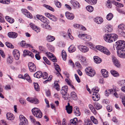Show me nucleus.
I'll use <instances>...</instances> for the list:
<instances>
[{
	"instance_id": "9",
	"label": "nucleus",
	"mask_w": 125,
	"mask_h": 125,
	"mask_svg": "<svg viewBox=\"0 0 125 125\" xmlns=\"http://www.w3.org/2000/svg\"><path fill=\"white\" fill-rule=\"evenodd\" d=\"M118 56L120 57L125 58V51L122 50H117Z\"/></svg>"
},
{
	"instance_id": "31",
	"label": "nucleus",
	"mask_w": 125,
	"mask_h": 125,
	"mask_svg": "<svg viewBox=\"0 0 125 125\" xmlns=\"http://www.w3.org/2000/svg\"><path fill=\"white\" fill-rule=\"evenodd\" d=\"M76 50L75 47L73 45H71L69 48L68 51L70 52H74Z\"/></svg>"
},
{
	"instance_id": "23",
	"label": "nucleus",
	"mask_w": 125,
	"mask_h": 125,
	"mask_svg": "<svg viewBox=\"0 0 125 125\" xmlns=\"http://www.w3.org/2000/svg\"><path fill=\"white\" fill-rule=\"evenodd\" d=\"M74 26L76 28H78L79 29L82 30L83 31H85L86 30L85 28L83 26L80 25L78 24H76L74 25Z\"/></svg>"
},
{
	"instance_id": "4",
	"label": "nucleus",
	"mask_w": 125,
	"mask_h": 125,
	"mask_svg": "<svg viewBox=\"0 0 125 125\" xmlns=\"http://www.w3.org/2000/svg\"><path fill=\"white\" fill-rule=\"evenodd\" d=\"M96 49L97 50L107 55H109L110 54V52L108 49L105 47H104L98 45L96 46Z\"/></svg>"
},
{
	"instance_id": "40",
	"label": "nucleus",
	"mask_w": 125,
	"mask_h": 125,
	"mask_svg": "<svg viewBox=\"0 0 125 125\" xmlns=\"http://www.w3.org/2000/svg\"><path fill=\"white\" fill-rule=\"evenodd\" d=\"M89 107L92 112L94 114H96V112L93 106L91 104H89Z\"/></svg>"
},
{
	"instance_id": "50",
	"label": "nucleus",
	"mask_w": 125,
	"mask_h": 125,
	"mask_svg": "<svg viewBox=\"0 0 125 125\" xmlns=\"http://www.w3.org/2000/svg\"><path fill=\"white\" fill-rule=\"evenodd\" d=\"M0 2L3 4H8L10 2V0H0Z\"/></svg>"
},
{
	"instance_id": "21",
	"label": "nucleus",
	"mask_w": 125,
	"mask_h": 125,
	"mask_svg": "<svg viewBox=\"0 0 125 125\" xmlns=\"http://www.w3.org/2000/svg\"><path fill=\"white\" fill-rule=\"evenodd\" d=\"M95 22L98 24L102 23L103 21V19L101 17H97L94 19Z\"/></svg>"
},
{
	"instance_id": "64",
	"label": "nucleus",
	"mask_w": 125,
	"mask_h": 125,
	"mask_svg": "<svg viewBox=\"0 0 125 125\" xmlns=\"http://www.w3.org/2000/svg\"><path fill=\"white\" fill-rule=\"evenodd\" d=\"M92 69L90 67H87L85 69V71L87 74V73L91 72Z\"/></svg>"
},
{
	"instance_id": "30",
	"label": "nucleus",
	"mask_w": 125,
	"mask_h": 125,
	"mask_svg": "<svg viewBox=\"0 0 125 125\" xmlns=\"http://www.w3.org/2000/svg\"><path fill=\"white\" fill-rule=\"evenodd\" d=\"M106 29L105 31H106L109 32H111L112 30V26L110 25H108L106 26Z\"/></svg>"
},
{
	"instance_id": "7",
	"label": "nucleus",
	"mask_w": 125,
	"mask_h": 125,
	"mask_svg": "<svg viewBox=\"0 0 125 125\" xmlns=\"http://www.w3.org/2000/svg\"><path fill=\"white\" fill-rule=\"evenodd\" d=\"M28 66L30 71L31 72H35L36 70V68L35 64L33 63L29 62L28 64Z\"/></svg>"
},
{
	"instance_id": "47",
	"label": "nucleus",
	"mask_w": 125,
	"mask_h": 125,
	"mask_svg": "<svg viewBox=\"0 0 125 125\" xmlns=\"http://www.w3.org/2000/svg\"><path fill=\"white\" fill-rule=\"evenodd\" d=\"M54 65L55 66V69L58 72H59L61 71V69L58 65L57 63H54Z\"/></svg>"
},
{
	"instance_id": "12",
	"label": "nucleus",
	"mask_w": 125,
	"mask_h": 125,
	"mask_svg": "<svg viewBox=\"0 0 125 125\" xmlns=\"http://www.w3.org/2000/svg\"><path fill=\"white\" fill-rule=\"evenodd\" d=\"M23 14L26 15L27 17L31 19L32 18L31 14L27 10L25 9H23L22 10Z\"/></svg>"
},
{
	"instance_id": "24",
	"label": "nucleus",
	"mask_w": 125,
	"mask_h": 125,
	"mask_svg": "<svg viewBox=\"0 0 125 125\" xmlns=\"http://www.w3.org/2000/svg\"><path fill=\"white\" fill-rule=\"evenodd\" d=\"M42 73L40 71H38L35 73L34 74V76L35 77L37 78H40L42 76Z\"/></svg>"
},
{
	"instance_id": "2",
	"label": "nucleus",
	"mask_w": 125,
	"mask_h": 125,
	"mask_svg": "<svg viewBox=\"0 0 125 125\" xmlns=\"http://www.w3.org/2000/svg\"><path fill=\"white\" fill-rule=\"evenodd\" d=\"M116 45L117 50H121L125 48V42L122 40H119L116 42Z\"/></svg>"
},
{
	"instance_id": "61",
	"label": "nucleus",
	"mask_w": 125,
	"mask_h": 125,
	"mask_svg": "<svg viewBox=\"0 0 125 125\" xmlns=\"http://www.w3.org/2000/svg\"><path fill=\"white\" fill-rule=\"evenodd\" d=\"M44 6H45V7H46L49 10H51L53 11H54V9L50 6L46 5H44Z\"/></svg>"
},
{
	"instance_id": "15",
	"label": "nucleus",
	"mask_w": 125,
	"mask_h": 125,
	"mask_svg": "<svg viewBox=\"0 0 125 125\" xmlns=\"http://www.w3.org/2000/svg\"><path fill=\"white\" fill-rule=\"evenodd\" d=\"M65 15L66 17L68 19L72 20L74 18V16L72 13L67 12L65 13Z\"/></svg>"
},
{
	"instance_id": "52",
	"label": "nucleus",
	"mask_w": 125,
	"mask_h": 125,
	"mask_svg": "<svg viewBox=\"0 0 125 125\" xmlns=\"http://www.w3.org/2000/svg\"><path fill=\"white\" fill-rule=\"evenodd\" d=\"M119 29L121 30H125V25L123 24H121L118 26Z\"/></svg>"
},
{
	"instance_id": "28",
	"label": "nucleus",
	"mask_w": 125,
	"mask_h": 125,
	"mask_svg": "<svg viewBox=\"0 0 125 125\" xmlns=\"http://www.w3.org/2000/svg\"><path fill=\"white\" fill-rule=\"evenodd\" d=\"M71 98L73 100H76L77 98L76 93L74 92H72L71 94Z\"/></svg>"
},
{
	"instance_id": "10",
	"label": "nucleus",
	"mask_w": 125,
	"mask_h": 125,
	"mask_svg": "<svg viewBox=\"0 0 125 125\" xmlns=\"http://www.w3.org/2000/svg\"><path fill=\"white\" fill-rule=\"evenodd\" d=\"M27 100L31 103L35 104H38L39 103V101L36 98L28 97L27 98Z\"/></svg>"
},
{
	"instance_id": "20",
	"label": "nucleus",
	"mask_w": 125,
	"mask_h": 125,
	"mask_svg": "<svg viewBox=\"0 0 125 125\" xmlns=\"http://www.w3.org/2000/svg\"><path fill=\"white\" fill-rule=\"evenodd\" d=\"M30 25L32 29L36 31L37 33L40 31V29L32 23H30Z\"/></svg>"
},
{
	"instance_id": "3",
	"label": "nucleus",
	"mask_w": 125,
	"mask_h": 125,
	"mask_svg": "<svg viewBox=\"0 0 125 125\" xmlns=\"http://www.w3.org/2000/svg\"><path fill=\"white\" fill-rule=\"evenodd\" d=\"M33 114L38 118H41L42 116V114L40 110L38 108H34L32 110Z\"/></svg>"
},
{
	"instance_id": "59",
	"label": "nucleus",
	"mask_w": 125,
	"mask_h": 125,
	"mask_svg": "<svg viewBox=\"0 0 125 125\" xmlns=\"http://www.w3.org/2000/svg\"><path fill=\"white\" fill-rule=\"evenodd\" d=\"M42 76L43 79H46L48 77L47 73L46 72H44L43 73H42Z\"/></svg>"
},
{
	"instance_id": "19",
	"label": "nucleus",
	"mask_w": 125,
	"mask_h": 125,
	"mask_svg": "<svg viewBox=\"0 0 125 125\" xmlns=\"http://www.w3.org/2000/svg\"><path fill=\"white\" fill-rule=\"evenodd\" d=\"M115 91V90L114 89L107 90L105 92V95L106 96H108L110 94L113 93Z\"/></svg>"
},
{
	"instance_id": "6",
	"label": "nucleus",
	"mask_w": 125,
	"mask_h": 125,
	"mask_svg": "<svg viewBox=\"0 0 125 125\" xmlns=\"http://www.w3.org/2000/svg\"><path fill=\"white\" fill-rule=\"evenodd\" d=\"M78 47L81 51L83 53L89 51L88 48L85 46L80 45L78 46Z\"/></svg>"
},
{
	"instance_id": "42",
	"label": "nucleus",
	"mask_w": 125,
	"mask_h": 125,
	"mask_svg": "<svg viewBox=\"0 0 125 125\" xmlns=\"http://www.w3.org/2000/svg\"><path fill=\"white\" fill-rule=\"evenodd\" d=\"M95 71L94 70H93L92 69L91 72L87 73V75L91 77H93L95 75Z\"/></svg>"
},
{
	"instance_id": "58",
	"label": "nucleus",
	"mask_w": 125,
	"mask_h": 125,
	"mask_svg": "<svg viewBox=\"0 0 125 125\" xmlns=\"http://www.w3.org/2000/svg\"><path fill=\"white\" fill-rule=\"evenodd\" d=\"M119 84L120 85L123 86H125V80H121L119 81Z\"/></svg>"
},
{
	"instance_id": "8",
	"label": "nucleus",
	"mask_w": 125,
	"mask_h": 125,
	"mask_svg": "<svg viewBox=\"0 0 125 125\" xmlns=\"http://www.w3.org/2000/svg\"><path fill=\"white\" fill-rule=\"evenodd\" d=\"M13 53L15 59L16 60H19L20 55V53L19 51L16 49L14 50L13 51Z\"/></svg>"
},
{
	"instance_id": "25",
	"label": "nucleus",
	"mask_w": 125,
	"mask_h": 125,
	"mask_svg": "<svg viewBox=\"0 0 125 125\" xmlns=\"http://www.w3.org/2000/svg\"><path fill=\"white\" fill-rule=\"evenodd\" d=\"M77 122V118H74L70 120V125H76Z\"/></svg>"
},
{
	"instance_id": "33",
	"label": "nucleus",
	"mask_w": 125,
	"mask_h": 125,
	"mask_svg": "<svg viewBox=\"0 0 125 125\" xmlns=\"http://www.w3.org/2000/svg\"><path fill=\"white\" fill-rule=\"evenodd\" d=\"M94 105L95 108L97 110L101 109L102 107V106L101 104L96 103H94Z\"/></svg>"
},
{
	"instance_id": "17",
	"label": "nucleus",
	"mask_w": 125,
	"mask_h": 125,
	"mask_svg": "<svg viewBox=\"0 0 125 125\" xmlns=\"http://www.w3.org/2000/svg\"><path fill=\"white\" fill-rule=\"evenodd\" d=\"M92 97L95 101H98L100 99V95L98 93L93 94Z\"/></svg>"
},
{
	"instance_id": "54",
	"label": "nucleus",
	"mask_w": 125,
	"mask_h": 125,
	"mask_svg": "<svg viewBox=\"0 0 125 125\" xmlns=\"http://www.w3.org/2000/svg\"><path fill=\"white\" fill-rule=\"evenodd\" d=\"M62 97L66 100L68 99L69 94L67 93H65L64 94H63L62 95Z\"/></svg>"
},
{
	"instance_id": "45",
	"label": "nucleus",
	"mask_w": 125,
	"mask_h": 125,
	"mask_svg": "<svg viewBox=\"0 0 125 125\" xmlns=\"http://www.w3.org/2000/svg\"><path fill=\"white\" fill-rule=\"evenodd\" d=\"M90 118L91 120L93 121L94 123L95 124H98V122L97 120L93 116H91Z\"/></svg>"
},
{
	"instance_id": "13",
	"label": "nucleus",
	"mask_w": 125,
	"mask_h": 125,
	"mask_svg": "<svg viewBox=\"0 0 125 125\" xmlns=\"http://www.w3.org/2000/svg\"><path fill=\"white\" fill-rule=\"evenodd\" d=\"M26 55H29L32 58L34 56V55L31 52L28 50H25L23 51V56L25 57Z\"/></svg>"
},
{
	"instance_id": "29",
	"label": "nucleus",
	"mask_w": 125,
	"mask_h": 125,
	"mask_svg": "<svg viewBox=\"0 0 125 125\" xmlns=\"http://www.w3.org/2000/svg\"><path fill=\"white\" fill-rule=\"evenodd\" d=\"M5 19L7 21L11 23H13L14 21V20L13 18L8 16L5 17Z\"/></svg>"
},
{
	"instance_id": "1",
	"label": "nucleus",
	"mask_w": 125,
	"mask_h": 125,
	"mask_svg": "<svg viewBox=\"0 0 125 125\" xmlns=\"http://www.w3.org/2000/svg\"><path fill=\"white\" fill-rule=\"evenodd\" d=\"M104 38L106 42L110 43L116 40L117 38V36L115 34H107L104 35Z\"/></svg>"
},
{
	"instance_id": "63",
	"label": "nucleus",
	"mask_w": 125,
	"mask_h": 125,
	"mask_svg": "<svg viewBox=\"0 0 125 125\" xmlns=\"http://www.w3.org/2000/svg\"><path fill=\"white\" fill-rule=\"evenodd\" d=\"M50 19L53 21H56L57 20V18L54 15H52L50 17Z\"/></svg>"
},
{
	"instance_id": "53",
	"label": "nucleus",
	"mask_w": 125,
	"mask_h": 125,
	"mask_svg": "<svg viewBox=\"0 0 125 125\" xmlns=\"http://www.w3.org/2000/svg\"><path fill=\"white\" fill-rule=\"evenodd\" d=\"M47 47L48 49L52 52H53L54 50V48L53 46L50 44H48Z\"/></svg>"
},
{
	"instance_id": "26",
	"label": "nucleus",
	"mask_w": 125,
	"mask_h": 125,
	"mask_svg": "<svg viewBox=\"0 0 125 125\" xmlns=\"http://www.w3.org/2000/svg\"><path fill=\"white\" fill-rule=\"evenodd\" d=\"M94 62L97 64L99 63L102 62V59L97 56H94Z\"/></svg>"
},
{
	"instance_id": "14",
	"label": "nucleus",
	"mask_w": 125,
	"mask_h": 125,
	"mask_svg": "<svg viewBox=\"0 0 125 125\" xmlns=\"http://www.w3.org/2000/svg\"><path fill=\"white\" fill-rule=\"evenodd\" d=\"M71 3L73 7L75 9H78L80 7V5L77 1L75 0H72L71 1Z\"/></svg>"
},
{
	"instance_id": "46",
	"label": "nucleus",
	"mask_w": 125,
	"mask_h": 125,
	"mask_svg": "<svg viewBox=\"0 0 125 125\" xmlns=\"http://www.w3.org/2000/svg\"><path fill=\"white\" fill-rule=\"evenodd\" d=\"M86 9L87 10L90 12H91L94 10L93 8L91 6L89 5L86 7Z\"/></svg>"
},
{
	"instance_id": "27",
	"label": "nucleus",
	"mask_w": 125,
	"mask_h": 125,
	"mask_svg": "<svg viewBox=\"0 0 125 125\" xmlns=\"http://www.w3.org/2000/svg\"><path fill=\"white\" fill-rule=\"evenodd\" d=\"M101 73L104 77L107 78L108 76V72L105 69L102 70Z\"/></svg>"
},
{
	"instance_id": "55",
	"label": "nucleus",
	"mask_w": 125,
	"mask_h": 125,
	"mask_svg": "<svg viewBox=\"0 0 125 125\" xmlns=\"http://www.w3.org/2000/svg\"><path fill=\"white\" fill-rule=\"evenodd\" d=\"M6 45L8 47L11 48H14V46L9 42H6Z\"/></svg>"
},
{
	"instance_id": "41",
	"label": "nucleus",
	"mask_w": 125,
	"mask_h": 125,
	"mask_svg": "<svg viewBox=\"0 0 125 125\" xmlns=\"http://www.w3.org/2000/svg\"><path fill=\"white\" fill-rule=\"evenodd\" d=\"M92 123L90 120H86L84 121V125H92Z\"/></svg>"
},
{
	"instance_id": "5",
	"label": "nucleus",
	"mask_w": 125,
	"mask_h": 125,
	"mask_svg": "<svg viewBox=\"0 0 125 125\" xmlns=\"http://www.w3.org/2000/svg\"><path fill=\"white\" fill-rule=\"evenodd\" d=\"M19 119L20 123L19 125H26L28 123L27 120L22 115L19 116Z\"/></svg>"
},
{
	"instance_id": "60",
	"label": "nucleus",
	"mask_w": 125,
	"mask_h": 125,
	"mask_svg": "<svg viewBox=\"0 0 125 125\" xmlns=\"http://www.w3.org/2000/svg\"><path fill=\"white\" fill-rule=\"evenodd\" d=\"M80 58L81 61L84 64L86 63V59L85 57L81 56Z\"/></svg>"
},
{
	"instance_id": "44",
	"label": "nucleus",
	"mask_w": 125,
	"mask_h": 125,
	"mask_svg": "<svg viewBox=\"0 0 125 125\" xmlns=\"http://www.w3.org/2000/svg\"><path fill=\"white\" fill-rule=\"evenodd\" d=\"M91 39V36L86 34H84V35L83 39L84 40L88 41L90 40Z\"/></svg>"
},
{
	"instance_id": "34",
	"label": "nucleus",
	"mask_w": 125,
	"mask_h": 125,
	"mask_svg": "<svg viewBox=\"0 0 125 125\" xmlns=\"http://www.w3.org/2000/svg\"><path fill=\"white\" fill-rule=\"evenodd\" d=\"M24 78L28 82L30 83L31 82V80L29 75L27 73L25 74L24 75Z\"/></svg>"
},
{
	"instance_id": "11",
	"label": "nucleus",
	"mask_w": 125,
	"mask_h": 125,
	"mask_svg": "<svg viewBox=\"0 0 125 125\" xmlns=\"http://www.w3.org/2000/svg\"><path fill=\"white\" fill-rule=\"evenodd\" d=\"M112 58L113 62L115 66L117 67H119L120 66V64L117 59L114 56H112Z\"/></svg>"
},
{
	"instance_id": "51",
	"label": "nucleus",
	"mask_w": 125,
	"mask_h": 125,
	"mask_svg": "<svg viewBox=\"0 0 125 125\" xmlns=\"http://www.w3.org/2000/svg\"><path fill=\"white\" fill-rule=\"evenodd\" d=\"M13 59L12 57L9 56L7 60V62L9 63H11L13 62Z\"/></svg>"
},
{
	"instance_id": "18",
	"label": "nucleus",
	"mask_w": 125,
	"mask_h": 125,
	"mask_svg": "<svg viewBox=\"0 0 125 125\" xmlns=\"http://www.w3.org/2000/svg\"><path fill=\"white\" fill-rule=\"evenodd\" d=\"M8 35L9 37L12 38H15L17 36V34L13 32H9L8 33Z\"/></svg>"
},
{
	"instance_id": "22",
	"label": "nucleus",
	"mask_w": 125,
	"mask_h": 125,
	"mask_svg": "<svg viewBox=\"0 0 125 125\" xmlns=\"http://www.w3.org/2000/svg\"><path fill=\"white\" fill-rule=\"evenodd\" d=\"M6 116L7 119L10 120H13L14 118L13 115L10 113H8L7 114Z\"/></svg>"
},
{
	"instance_id": "39",
	"label": "nucleus",
	"mask_w": 125,
	"mask_h": 125,
	"mask_svg": "<svg viewBox=\"0 0 125 125\" xmlns=\"http://www.w3.org/2000/svg\"><path fill=\"white\" fill-rule=\"evenodd\" d=\"M99 91V88L97 87L94 88L91 90L93 94L97 93Z\"/></svg>"
},
{
	"instance_id": "35",
	"label": "nucleus",
	"mask_w": 125,
	"mask_h": 125,
	"mask_svg": "<svg viewBox=\"0 0 125 125\" xmlns=\"http://www.w3.org/2000/svg\"><path fill=\"white\" fill-rule=\"evenodd\" d=\"M55 39V38L54 37L48 35L47 37V40L49 42H52Z\"/></svg>"
},
{
	"instance_id": "49",
	"label": "nucleus",
	"mask_w": 125,
	"mask_h": 125,
	"mask_svg": "<svg viewBox=\"0 0 125 125\" xmlns=\"http://www.w3.org/2000/svg\"><path fill=\"white\" fill-rule=\"evenodd\" d=\"M34 85L35 90L36 91H39L40 88L38 83H34Z\"/></svg>"
},
{
	"instance_id": "56",
	"label": "nucleus",
	"mask_w": 125,
	"mask_h": 125,
	"mask_svg": "<svg viewBox=\"0 0 125 125\" xmlns=\"http://www.w3.org/2000/svg\"><path fill=\"white\" fill-rule=\"evenodd\" d=\"M54 86L56 87V89L57 91H59L60 90V86L58 84V83H57V81H55L54 82Z\"/></svg>"
},
{
	"instance_id": "48",
	"label": "nucleus",
	"mask_w": 125,
	"mask_h": 125,
	"mask_svg": "<svg viewBox=\"0 0 125 125\" xmlns=\"http://www.w3.org/2000/svg\"><path fill=\"white\" fill-rule=\"evenodd\" d=\"M113 17V15L111 13L108 14L106 16V18L108 20L110 21Z\"/></svg>"
},
{
	"instance_id": "37",
	"label": "nucleus",
	"mask_w": 125,
	"mask_h": 125,
	"mask_svg": "<svg viewBox=\"0 0 125 125\" xmlns=\"http://www.w3.org/2000/svg\"><path fill=\"white\" fill-rule=\"evenodd\" d=\"M88 3L90 4L93 5L95 4L97 0H85Z\"/></svg>"
},
{
	"instance_id": "62",
	"label": "nucleus",
	"mask_w": 125,
	"mask_h": 125,
	"mask_svg": "<svg viewBox=\"0 0 125 125\" xmlns=\"http://www.w3.org/2000/svg\"><path fill=\"white\" fill-rule=\"evenodd\" d=\"M4 22V20L2 14L0 13V22L3 23Z\"/></svg>"
},
{
	"instance_id": "16",
	"label": "nucleus",
	"mask_w": 125,
	"mask_h": 125,
	"mask_svg": "<svg viewBox=\"0 0 125 125\" xmlns=\"http://www.w3.org/2000/svg\"><path fill=\"white\" fill-rule=\"evenodd\" d=\"M37 18L40 20L42 22L44 23H46L47 19L44 17L39 15H36Z\"/></svg>"
},
{
	"instance_id": "36",
	"label": "nucleus",
	"mask_w": 125,
	"mask_h": 125,
	"mask_svg": "<svg viewBox=\"0 0 125 125\" xmlns=\"http://www.w3.org/2000/svg\"><path fill=\"white\" fill-rule=\"evenodd\" d=\"M62 55L63 59L64 60H65L66 59L67 55L66 53L64 50L62 51Z\"/></svg>"
},
{
	"instance_id": "32",
	"label": "nucleus",
	"mask_w": 125,
	"mask_h": 125,
	"mask_svg": "<svg viewBox=\"0 0 125 125\" xmlns=\"http://www.w3.org/2000/svg\"><path fill=\"white\" fill-rule=\"evenodd\" d=\"M65 109L66 110L67 112L69 114H71L72 111L73 107L72 106L68 107V106H65Z\"/></svg>"
},
{
	"instance_id": "57",
	"label": "nucleus",
	"mask_w": 125,
	"mask_h": 125,
	"mask_svg": "<svg viewBox=\"0 0 125 125\" xmlns=\"http://www.w3.org/2000/svg\"><path fill=\"white\" fill-rule=\"evenodd\" d=\"M20 45L23 47L26 48L27 47V44L26 43L25 41H22L20 43Z\"/></svg>"
},
{
	"instance_id": "43",
	"label": "nucleus",
	"mask_w": 125,
	"mask_h": 125,
	"mask_svg": "<svg viewBox=\"0 0 125 125\" xmlns=\"http://www.w3.org/2000/svg\"><path fill=\"white\" fill-rule=\"evenodd\" d=\"M111 73L113 76L115 77L118 76L119 75L118 73L117 72L114 70H112L111 71Z\"/></svg>"
},
{
	"instance_id": "38",
	"label": "nucleus",
	"mask_w": 125,
	"mask_h": 125,
	"mask_svg": "<svg viewBox=\"0 0 125 125\" xmlns=\"http://www.w3.org/2000/svg\"><path fill=\"white\" fill-rule=\"evenodd\" d=\"M112 3L118 7H122L123 6V4L115 1H113Z\"/></svg>"
}]
</instances>
